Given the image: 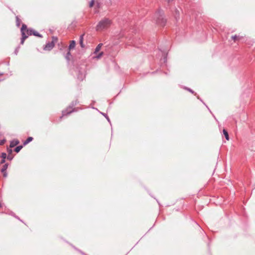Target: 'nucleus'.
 Here are the masks:
<instances>
[{
    "instance_id": "obj_1",
    "label": "nucleus",
    "mask_w": 255,
    "mask_h": 255,
    "mask_svg": "<svg viewBox=\"0 0 255 255\" xmlns=\"http://www.w3.org/2000/svg\"><path fill=\"white\" fill-rule=\"evenodd\" d=\"M112 24V21L108 19H105L99 22L97 25V30H103L109 28Z\"/></svg>"
},
{
    "instance_id": "obj_2",
    "label": "nucleus",
    "mask_w": 255,
    "mask_h": 255,
    "mask_svg": "<svg viewBox=\"0 0 255 255\" xmlns=\"http://www.w3.org/2000/svg\"><path fill=\"white\" fill-rule=\"evenodd\" d=\"M31 30L27 28L25 24H23L21 28V31L22 34L21 44H23L25 39L28 37V35H31Z\"/></svg>"
},
{
    "instance_id": "obj_3",
    "label": "nucleus",
    "mask_w": 255,
    "mask_h": 255,
    "mask_svg": "<svg viewBox=\"0 0 255 255\" xmlns=\"http://www.w3.org/2000/svg\"><path fill=\"white\" fill-rule=\"evenodd\" d=\"M57 41V38L56 37H53L52 41L51 42L47 43L45 46L44 47V50H51L55 46V43Z\"/></svg>"
},
{
    "instance_id": "obj_4",
    "label": "nucleus",
    "mask_w": 255,
    "mask_h": 255,
    "mask_svg": "<svg viewBox=\"0 0 255 255\" xmlns=\"http://www.w3.org/2000/svg\"><path fill=\"white\" fill-rule=\"evenodd\" d=\"M7 167L8 165L7 164H5L3 166V167L1 169V172H2L4 177H6V171L7 169Z\"/></svg>"
},
{
    "instance_id": "obj_5",
    "label": "nucleus",
    "mask_w": 255,
    "mask_h": 255,
    "mask_svg": "<svg viewBox=\"0 0 255 255\" xmlns=\"http://www.w3.org/2000/svg\"><path fill=\"white\" fill-rule=\"evenodd\" d=\"M104 54L103 52H98L97 54H95V56L93 57L94 59H100Z\"/></svg>"
},
{
    "instance_id": "obj_6",
    "label": "nucleus",
    "mask_w": 255,
    "mask_h": 255,
    "mask_svg": "<svg viewBox=\"0 0 255 255\" xmlns=\"http://www.w3.org/2000/svg\"><path fill=\"white\" fill-rule=\"evenodd\" d=\"M19 143V141L17 140H13L10 142V147H13L17 145Z\"/></svg>"
},
{
    "instance_id": "obj_7",
    "label": "nucleus",
    "mask_w": 255,
    "mask_h": 255,
    "mask_svg": "<svg viewBox=\"0 0 255 255\" xmlns=\"http://www.w3.org/2000/svg\"><path fill=\"white\" fill-rule=\"evenodd\" d=\"M31 35H35V36H38L39 37H42V35H40L37 31L33 30H31Z\"/></svg>"
},
{
    "instance_id": "obj_8",
    "label": "nucleus",
    "mask_w": 255,
    "mask_h": 255,
    "mask_svg": "<svg viewBox=\"0 0 255 255\" xmlns=\"http://www.w3.org/2000/svg\"><path fill=\"white\" fill-rule=\"evenodd\" d=\"M75 41H74V40H72L71 41H70V45L69 46V49L70 50V49H74L75 47Z\"/></svg>"
},
{
    "instance_id": "obj_9",
    "label": "nucleus",
    "mask_w": 255,
    "mask_h": 255,
    "mask_svg": "<svg viewBox=\"0 0 255 255\" xmlns=\"http://www.w3.org/2000/svg\"><path fill=\"white\" fill-rule=\"evenodd\" d=\"M157 22L159 24H164L165 22H166V20L165 19L162 17H161L158 20H157Z\"/></svg>"
},
{
    "instance_id": "obj_10",
    "label": "nucleus",
    "mask_w": 255,
    "mask_h": 255,
    "mask_svg": "<svg viewBox=\"0 0 255 255\" xmlns=\"http://www.w3.org/2000/svg\"><path fill=\"white\" fill-rule=\"evenodd\" d=\"M83 40H84V35L83 34V35H81L80 38V44L82 47H84V45L83 44Z\"/></svg>"
},
{
    "instance_id": "obj_11",
    "label": "nucleus",
    "mask_w": 255,
    "mask_h": 255,
    "mask_svg": "<svg viewBox=\"0 0 255 255\" xmlns=\"http://www.w3.org/2000/svg\"><path fill=\"white\" fill-rule=\"evenodd\" d=\"M101 44H99L97 47L95 49V52L94 53V54H97V53H98L100 50H101Z\"/></svg>"
},
{
    "instance_id": "obj_12",
    "label": "nucleus",
    "mask_w": 255,
    "mask_h": 255,
    "mask_svg": "<svg viewBox=\"0 0 255 255\" xmlns=\"http://www.w3.org/2000/svg\"><path fill=\"white\" fill-rule=\"evenodd\" d=\"M223 132L224 134L225 135L226 139L227 140H229V136L227 131L226 129H224L223 130Z\"/></svg>"
},
{
    "instance_id": "obj_13",
    "label": "nucleus",
    "mask_w": 255,
    "mask_h": 255,
    "mask_svg": "<svg viewBox=\"0 0 255 255\" xmlns=\"http://www.w3.org/2000/svg\"><path fill=\"white\" fill-rule=\"evenodd\" d=\"M232 39L235 42L237 41H239L240 39V37H239V36L236 35L232 36Z\"/></svg>"
},
{
    "instance_id": "obj_14",
    "label": "nucleus",
    "mask_w": 255,
    "mask_h": 255,
    "mask_svg": "<svg viewBox=\"0 0 255 255\" xmlns=\"http://www.w3.org/2000/svg\"><path fill=\"white\" fill-rule=\"evenodd\" d=\"M32 139H33V138L32 137H28L27 138V139L23 142V144L24 145H26V144H27L29 142L31 141L32 140Z\"/></svg>"
},
{
    "instance_id": "obj_15",
    "label": "nucleus",
    "mask_w": 255,
    "mask_h": 255,
    "mask_svg": "<svg viewBox=\"0 0 255 255\" xmlns=\"http://www.w3.org/2000/svg\"><path fill=\"white\" fill-rule=\"evenodd\" d=\"M22 148V146L21 145H20V146H17L15 148V151L17 153H18Z\"/></svg>"
},
{
    "instance_id": "obj_16",
    "label": "nucleus",
    "mask_w": 255,
    "mask_h": 255,
    "mask_svg": "<svg viewBox=\"0 0 255 255\" xmlns=\"http://www.w3.org/2000/svg\"><path fill=\"white\" fill-rule=\"evenodd\" d=\"M95 0H91V1H90V3H89V6L90 7H92L94 6V5L95 4Z\"/></svg>"
},
{
    "instance_id": "obj_17",
    "label": "nucleus",
    "mask_w": 255,
    "mask_h": 255,
    "mask_svg": "<svg viewBox=\"0 0 255 255\" xmlns=\"http://www.w3.org/2000/svg\"><path fill=\"white\" fill-rule=\"evenodd\" d=\"M1 157L3 159H5L6 157V154L5 153H2L1 154Z\"/></svg>"
},
{
    "instance_id": "obj_18",
    "label": "nucleus",
    "mask_w": 255,
    "mask_h": 255,
    "mask_svg": "<svg viewBox=\"0 0 255 255\" xmlns=\"http://www.w3.org/2000/svg\"><path fill=\"white\" fill-rule=\"evenodd\" d=\"M5 141V140L4 139H0V145L3 144Z\"/></svg>"
},
{
    "instance_id": "obj_19",
    "label": "nucleus",
    "mask_w": 255,
    "mask_h": 255,
    "mask_svg": "<svg viewBox=\"0 0 255 255\" xmlns=\"http://www.w3.org/2000/svg\"><path fill=\"white\" fill-rule=\"evenodd\" d=\"M8 152L9 153H11V152H12V150H11V149H8Z\"/></svg>"
},
{
    "instance_id": "obj_20",
    "label": "nucleus",
    "mask_w": 255,
    "mask_h": 255,
    "mask_svg": "<svg viewBox=\"0 0 255 255\" xmlns=\"http://www.w3.org/2000/svg\"><path fill=\"white\" fill-rule=\"evenodd\" d=\"M71 112H71H69V113H66V114H64V113H63V116H64V115H67V114H69V113H70Z\"/></svg>"
},
{
    "instance_id": "obj_21",
    "label": "nucleus",
    "mask_w": 255,
    "mask_h": 255,
    "mask_svg": "<svg viewBox=\"0 0 255 255\" xmlns=\"http://www.w3.org/2000/svg\"><path fill=\"white\" fill-rule=\"evenodd\" d=\"M5 162V159L2 158V160L1 161V163H4Z\"/></svg>"
},
{
    "instance_id": "obj_22",
    "label": "nucleus",
    "mask_w": 255,
    "mask_h": 255,
    "mask_svg": "<svg viewBox=\"0 0 255 255\" xmlns=\"http://www.w3.org/2000/svg\"><path fill=\"white\" fill-rule=\"evenodd\" d=\"M67 54H68V56H69V55H70V52L69 51V52H68Z\"/></svg>"
},
{
    "instance_id": "obj_23",
    "label": "nucleus",
    "mask_w": 255,
    "mask_h": 255,
    "mask_svg": "<svg viewBox=\"0 0 255 255\" xmlns=\"http://www.w3.org/2000/svg\"><path fill=\"white\" fill-rule=\"evenodd\" d=\"M191 92H192V93H193V91H191V90H189Z\"/></svg>"
},
{
    "instance_id": "obj_24",
    "label": "nucleus",
    "mask_w": 255,
    "mask_h": 255,
    "mask_svg": "<svg viewBox=\"0 0 255 255\" xmlns=\"http://www.w3.org/2000/svg\"><path fill=\"white\" fill-rule=\"evenodd\" d=\"M97 6L99 7V4L97 3Z\"/></svg>"
}]
</instances>
